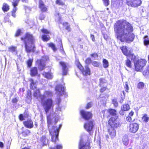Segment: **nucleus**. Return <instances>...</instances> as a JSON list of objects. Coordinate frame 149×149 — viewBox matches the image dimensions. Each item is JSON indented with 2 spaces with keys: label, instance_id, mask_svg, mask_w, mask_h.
<instances>
[{
  "label": "nucleus",
  "instance_id": "obj_1",
  "mask_svg": "<svg viewBox=\"0 0 149 149\" xmlns=\"http://www.w3.org/2000/svg\"><path fill=\"white\" fill-rule=\"evenodd\" d=\"M114 28L117 38L121 41L130 43L133 40L134 36L132 32L133 27L126 20L118 21L114 25Z\"/></svg>",
  "mask_w": 149,
  "mask_h": 149
},
{
  "label": "nucleus",
  "instance_id": "obj_2",
  "mask_svg": "<svg viewBox=\"0 0 149 149\" xmlns=\"http://www.w3.org/2000/svg\"><path fill=\"white\" fill-rule=\"evenodd\" d=\"M21 39L24 40L25 49L26 52L29 53L35 52V40L31 34L27 33L24 37L21 38Z\"/></svg>",
  "mask_w": 149,
  "mask_h": 149
},
{
  "label": "nucleus",
  "instance_id": "obj_3",
  "mask_svg": "<svg viewBox=\"0 0 149 149\" xmlns=\"http://www.w3.org/2000/svg\"><path fill=\"white\" fill-rule=\"evenodd\" d=\"M42 104L45 112L47 113L50 109L53 107V101L52 99L48 98L46 100H41Z\"/></svg>",
  "mask_w": 149,
  "mask_h": 149
},
{
  "label": "nucleus",
  "instance_id": "obj_4",
  "mask_svg": "<svg viewBox=\"0 0 149 149\" xmlns=\"http://www.w3.org/2000/svg\"><path fill=\"white\" fill-rule=\"evenodd\" d=\"M134 62L135 67V70L136 71H139L145 66L146 63V61L143 59H141L138 60L134 59Z\"/></svg>",
  "mask_w": 149,
  "mask_h": 149
},
{
  "label": "nucleus",
  "instance_id": "obj_5",
  "mask_svg": "<svg viewBox=\"0 0 149 149\" xmlns=\"http://www.w3.org/2000/svg\"><path fill=\"white\" fill-rule=\"evenodd\" d=\"M109 124L113 128H117L120 126V123L119 119L116 117H113L109 120Z\"/></svg>",
  "mask_w": 149,
  "mask_h": 149
},
{
  "label": "nucleus",
  "instance_id": "obj_6",
  "mask_svg": "<svg viewBox=\"0 0 149 149\" xmlns=\"http://www.w3.org/2000/svg\"><path fill=\"white\" fill-rule=\"evenodd\" d=\"M76 63H77V66L82 72L83 75H86L90 74V70L88 66H86L84 68L79 61H77Z\"/></svg>",
  "mask_w": 149,
  "mask_h": 149
},
{
  "label": "nucleus",
  "instance_id": "obj_7",
  "mask_svg": "<svg viewBox=\"0 0 149 149\" xmlns=\"http://www.w3.org/2000/svg\"><path fill=\"white\" fill-rule=\"evenodd\" d=\"M49 133L52 136V141L55 142L56 140L58 139V128L56 130L55 128L53 127V128L51 130H49Z\"/></svg>",
  "mask_w": 149,
  "mask_h": 149
},
{
  "label": "nucleus",
  "instance_id": "obj_8",
  "mask_svg": "<svg viewBox=\"0 0 149 149\" xmlns=\"http://www.w3.org/2000/svg\"><path fill=\"white\" fill-rule=\"evenodd\" d=\"M49 57L48 56H45L43 57L41 60H38L36 61V64L38 65V68L39 70H43L45 67V64L44 63V61L48 60Z\"/></svg>",
  "mask_w": 149,
  "mask_h": 149
},
{
  "label": "nucleus",
  "instance_id": "obj_9",
  "mask_svg": "<svg viewBox=\"0 0 149 149\" xmlns=\"http://www.w3.org/2000/svg\"><path fill=\"white\" fill-rule=\"evenodd\" d=\"M120 49L123 54L125 56H127V57L129 56H132V58L135 57V56L132 53V52L128 47H127L126 46H123L120 47Z\"/></svg>",
  "mask_w": 149,
  "mask_h": 149
},
{
  "label": "nucleus",
  "instance_id": "obj_10",
  "mask_svg": "<svg viewBox=\"0 0 149 149\" xmlns=\"http://www.w3.org/2000/svg\"><path fill=\"white\" fill-rule=\"evenodd\" d=\"M128 5L133 7H137L141 3V0H126Z\"/></svg>",
  "mask_w": 149,
  "mask_h": 149
},
{
  "label": "nucleus",
  "instance_id": "obj_11",
  "mask_svg": "<svg viewBox=\"0 0 149 149\" xmlns=\"http://www.w3.org/2000/svg\"><path fill=\"white\" fill-rule=\"evenodd\" d=\"M90 148L89 143L88 142L85 143L83 139H81L79 143V149H90Z\"/></svg>",
  "mask_w": 149,
  "mask_h": 149
},
{
  "label": "nucleus",
  "instance_id": "obj_12",
  "mask_svg": "<svg viewBox=\"0 0 149 149\" xmlns=\"http://www.w3.org/2000/svg\"><path fill=\"white\" fill-rule=\"evenodd\" d=\"M81 114L83 118L86 120L91 118L92 116V114L91 112L86 111L84 110H81Z\"/></svg>",
  "mask_w": 149,
  "mask_h": 149
},
{
  "label": "nucleus",
  "instance_id": "obj_13",
  "mask_svg": "<svg viewBox=\"0 0 149 149\" xmlns=\"http://www.w3.org/2000/svg\"><path fill=\"white\" fill-rule=\"evenodd\" d=\"M129 127L130 132L132 133H134L138 130L139 128V125L137 123H132L130 124Z\"/></svg>",
  "mask_w": 149,
  "mask_h": 149
},
{
  "label": "nucleus",
  "instance_id": "obj_14",
  "mask_svg": "<svg viewBox=\"0 0 149 149\" xmlns=\"http://www.w3.org/2000/svg\"><path fill=\"white\" fill-rule=\"evenodd\" d=\"M93 126V124L92 121L87 122L84 125L85 129L88 132L92 130Z\"/></svg>",
  "mask_w": 149,
  "mask_h": 149
},
{
  "label": "nucleus",
  "instance_id": "obj_15",
  "mask_svg": "<svg viewBox=\"0 0 149 149\" xmlns=\"http://www.w3.org/2000/svg\"><path fill=\"white\" fill-rule=\"evenodd\" d=\"M65 88L64 86H63L61 85H59L56 86L55 90L57 91L60 95L65 94Z\"/></svg>",
  "mask_w": 149,
  "mask_h": 149
},
{
  "label": "nucleus",
  "instance_id": "obj_16",
  "mask_svg": "<svg viewBox=\"0 0 149 149\" xmlns=\"http://www.w3.org/2000/svg\"><path fill=\"white\" fill-rule=\"evenodd\" d=\"M53 95L52 92L50 91H45L44 92V94L41 96V100L45 99L47 97H51Z\"/></svg>",
  "mask_w": 149,
  "mask_h": 149
},
{
  "label": "nucleus",
  "instance_id": "obj_17",
  "mask_svg": "<svg viewBox=\"0 0 149 149\" xmlns=\"http://www.w3.org/2000/svg\"><path fill=\"white\" fill-rule=\"evenodd\" d=\"M59 63L62 67L63 75H66L68 73V68L66 63L63 61H60Z\"/></svg>",
  "mask_w": 149,
  "mask_h": 149
},
{
  "label": "nucleus",
  "instance_id": "obj_18",
  "mask_svg": "<svg viewBox=\"0 0 149 149\" xmlns=\"http://www.w3.org/2000/svg\"><path fill=\"white\" fill-rule=\"evenodd\" d=\"M24 124L26 127L29 128H32L33 126V122L30 120L24 122Z\"/></svg>",
  "mask_w": 149,
  "mask_h": 149
},
{
  "label": "nucleus",
  "instance_id": "obj_19",
  "mask_svg": "<svg viewBox=\"0 0 149 149\" xmlns=\"http://www.w3.org/2000/svg\"><path fill=\"white\" fill-rule=\"evenodd\" d=\"M40 141L42 144L44 146L48 143V139L45 136H42L40 139Z\"/></svg>",
  "mask_w": 149,
  "mask_h": 149
},
{
  "label": "nucleus",
  "instance_id": "obj_20",
  "mask_svg": "<svg viewBox=\"0 0 149 149\" xmlns=\"http://www.w3.org/2000/svg\"><path fill=\"white\" fill-rule=\"evenodd\" d=\"M109 134L111 136V138H113L116 135V131L113 128H111L109 129Z\"/></svg>",
  "mask_w": 149,
  "mask_h": 149
},
{
  "label": "nucleus",
  "instance_id": "obj_21",
  "mask_svg": "<svg viewBox=\"0 0 149 149\" xmlns=\"http://www.w3.org/2000/svg\"><path fill=\"white\" fill-rule=\"evenodd\" d=\"M42 95H41L40 91L39 89L36 90L33 93V96L36 97L37 99H39L38 98L40 99L41 100V96Z\"/></svg>",
  "mask_w": 149,
  "mask_h": 149
},
{
  "label": "nucleus",
  "instance_id": "obj_22",
  "mask_svg": "<svg viewBox=\"0 0 149 149\" xmlns=\"http://www.w3.org/2000/svg\"><path fill=\"white\" fill-rule=\"evenodd\" d=\"M30 87L31 88L33 89L36 88V81H34L32 79H30Z\"/></svg>",
  "mask_w": 149,
  "mask_h": 149
},
{
  "label": "nucleus",
  "instance_id": "obj_23",
  "mask_svg": "<svg viewBox=\"0 0 149 149\" xmlns=\"http://www.w3.org/2000/svg\"><path fill=\"white\" fill-rule=\"evenodd\" d=\"M130 109L129 105L127 104H124L121 107V110L124 111H128Z\"/></svg>",
  "mask_w": 149,
  "mask_h": 149
},
{
  "label": "nucleus",
  "instance_id": "obj_24",
  "mask_svg": "<svg viewBox=\"0 0 149 149\" xmlns=\"http://www.w3.org/2000/svg\"><path fill=\"white\" fill-rule=\"evenodd\" d=\"M38 71L37 68L34 67L32 68L31 70L30 74L31 76H34L37 74Z\"/></svg>",
  "mask_w": 149,
  "mask_h": 149
},
{
  "label": "nucleus",
  "instance_id": "obj_25",
  "mask_svg": "<svg viewBox=\"0 0 149 149\" xmlns=\"http://www.w3.org/2000/svg\"><path fill=\"white\" fill-rule=\"evenodd\" d=\"M123 142L125 146L127 145L129 143V140L127 136H124L122 139Z\"/></svg>",
  "mask_w": 149,
  "mask_h": 149
},
{
  "label": "nucleus",
  "instance_id": "obj_26",
  "mask_svg": "<svg viewBox=\"0 0 149 149\" xmlns=\"http://www.w3.org/2000/svg\"><path fill=\"white\" fill-rule=\"evenodd\" d=\"M42 74L46 78L48 79H51L52 78V75L50 73L43 72Z\"/></svg>",
  "mask_w": 149,
  "mask_h": 149
},
{
  "label": "nucleus",
  "instance_id": "obj_27",
  "mask_svg": "<svg viewBox=\"0 0 149 149\" xmlns=\"http://www.w3.org/2000/svg\"><path fill=\"white\" fill-rule=\"evenodd\" d=\"M103 65L104 68H106L109 66V63L107 60L106 59H103Z\"/></svg>",
  "mask_w": 149,
  "mask_h": 149
},
{
  "label": "nucleus",
  "instance_id": "obj_28",
  "mask_svg": "<svg viewBox=\"0 0 149 149\" xmlns=\"http://www.w3.org/2000/svg\"><path fill=\"white\" fill-rule=\"evenodd\" d=\"M99 85L101 86L103 85V84L106 83L107 82V81L104 78H102L99 79Z\"/></svg>",
  "mask_w": 149,
  "mask_h": 149
},
{
  "label": "nucleus",
  "instance_id": "obj_29",
  "mask_svg": "<svg viewBox=\"0 0 149 149\" xmlns=\"http://www.w3.org/2000/svg\"><path fill=\"white\" fill-rule=\"evenodd\" d=\"M9 9V6L6 3H4L3 4L2 10L4 11H7Z\"/></svg>",
  "mask_w": 149,
  "mask_h": 149
},
{
  "label": "nucleus",
  "instance_id": "obj_30",
  "mask_svg": "<svg viewBox=\"0 0 149 149\" xmlns=\"http://www.w3.org/2000/svg\"><path fill=\"white\" fill-rule=\"evenodd\" d=\"M144 43L145 45L147 46L149 44V40L147 36H146L144 38Z\"/></svg>",
  "mask_w": 149,
  "mask_h": 149
},
{
  "label": "nucleus",
  "instance_id": "obj_31",
  "mask_svg": "<svg viewBox=\"0 0 149 149\" xmlns=\"http://www.w3.org/2000/svg\"><path fill=\"white\" fill-rule=\"evenodd\" d=\"M125 65L128 67L131 68L132 66L131 63L130 61L128 59L127 57V60L125 61Z\"/></svg>",
  "mask_w": 149,
  "mask_h": 149
},
{
  "label": "nucleus",
  "instance_id": "obj_32",
  "mask_svg": "<svg viewBox=\"0 0 149 149\" xmlns=\"http://www.w3.org/2000/svg\"><path fill=\"white\" fill-rule=\"evenodd\" d=\"M149 119V117L146 114H144L142 117V120L143 121L147 122L148 121Z\"/></svg>",
  "mask_w": 149,
  "mask_h": 149
},
{
  "label": "nucleus",
  "instance_id": "obj_33",
  "mask_svg": "<svg viewBox=\"0 0 149 149\" xmlns=\"http://www.w3.org/2000/svg\"><path fill=\"white\" fill-rule=\"evenodd\" d=\"M108 111L112 115H115L116 114V111L114 109H109Z\"/></svg>",
  "mask_w": 149,
  "mask_h": 149
},
{
  "label": "nucleus",
  "instance_id": "obj_34",
  "mask_svg": "<svg viewBox=\"0 0 149 149\" xmlns=\"http://www.w3.org/2000/svg\"><path fill=\"white\" fill-rule=\"evenodd\" d=\"M144 84L142 82H140L138 83L137 87L139 89H143L144 87Z\"/></svg>",
  "mask_w": 149,
  "mask_h": 149
},
{
  "label": "nucleus",
  "instance_id": "obj_35",
  "mask_svg": "<svg viewBox=\"0 0 149 149\" xmlns=\"http://www.w3.org/2000/svg\"><path fill=\"white\" fill-rule=\"evenodd\" d=\"M42 39L44 41H48L49 40L50 38L49 37H48L46 35H44L42 36Z\"/></svg>",
  "mask_w": 149,
  "mask_h": 149
},
{
  "label": "nucleus",
  "instance_id": "obj_36",
  "mask_svg": "<svg viewBox=\"0 0 149 149\" xmlns=\"http://www.w3.org/2000/svg\"><path fill=\"white\" fill-rule=\"evenodd\" d=\"M92 64L93 66L96 67H98L100 65L99 62L96 61L92 62Z\"/></svg>",
  "mask_w": 149,
  "mask_h": 149
},
{
  "label": "nucleus",
  "instance_id": "obj_37",
  "mask_svg": "<svg viewBox=\"0 0 149 149\" xmlns=\"http://www.w3.org/2000/svg\"><path fill=\"white\" fill-rule=\"evenodd\" d=\"M19 0H14L12 2V5L13 7L16 6L18 5Z\"/></svg>",
  "mask_w": 149,
  "mask_h": 149
},
{
  "label": "nucleus",
  "instance_id": "obj_38",
  "mask_svg": "<svg viewBox=\"0 0 149 149\" xmlns=\"http://www.w3.org/2000/svg\"><path fill=\"white\" fill-rule=\"evenodd\" d=\"M48 44L49 45V46L52 48L54 51H55L56 50V49L55 48V46L54 44L50 43Z\"/></svg>",
  "mask_w": 149,
  "mask_h": 149
},
{
  "label": "nucleus",
  "instance_id": "obj_39",
  "mask_svg": "<svg viewBox=\"0 0 149 149\" xmlns=\"http://www.w3.org/2000/svg\"><path fill=\"white\" fill-rule=\"evenodd\" d=\"M63 25L64 26H65V28L68 31H70V28L69 26L68 25L67 22L64 23Z\"/></svg>",
  "mask_w": 149,
  "mask_h": 149
},
{
  "label": "nucleus",
  "instance_id": "obj_40",
  "mask_svg": "<svg viewBox=\"0 0 149 149\" xmlns=\"http://www.w3.org/2000/svg\"><path fill=\"white\" fill-rule=\"evenodd\" d=\"M124 88L125 89V91L127 92H128L129 90V87L127 82L125 83Z\"/></svg>",
  "mask_w": 149,
  "mask_h": 149
},
{
  "label": "nucleus",
  "instance_id": "obj_41",
  "mask_svg": "<svg viewBox=\"0 0 149 149\" xmlns=\"http://www.w3.org/2000/svg\"><path fill=\"white\" fill-rule=\"evenodd\" d=\"M33 62V60L31 59H29L27 61V64L28 67H31V65Z\"/></svg>",
  "mask_w": 149,
  "mask_h": 149
},
{
  "label": "nucleus",
  "instance_id": "obj_42",
  "mask_svg": "<svg viewBox=\"0 0 149 149\" xmlns=\"http://www.w3.org/2000/svg\"><path fill=\"white\" fill-rule=\"evenodd\" d=\"M56 3L59 5H64L63 3L61 0H57L56 1Z\"/></svg>",
  "mask_w": 149,
  "mask_h": 149
},
{
  "label": "nucleus",
  "instance_id": "obj_43",
  "mask_svg": "<svg viewBox=\"0 0 149 149\" xmlns=\"http://www.w3.org/2000/svg\"><path fill=\"white\" fill-rule=\"evenodd\" d=\"M16 47H10L9 48L10 51L11 52H15L16 50Z\"/></svg>",
  "mask_w": 149,
  "mask_h": 149
},
{
  "label": "nucleus",
  "instance_id": "obj_44",
  "mask_svg": "<svg viewBox=\"0 0 149 149\" xmlns=\"http://www.w3.org/2000/svg\"><path fill=\"white\" fill-rule=\"evenodd\" d=\"M41 31L42 32L46 34L50 33V32L49 31L45 29H42Z\"/></svg>",
  "mask_w": 149,
  "mask_h": 149
},
{
  "label": "nucleus",
  "instance_id": "obj_45",
  "mask_svg": "<svg viewBox=\"0 0 149 149\" xmlns=\"http://www.w3.org/2000/svg\"><path fill=\"white\" fill-rule=\"evenodd\" d=\"M104 2V5L106 6H108L109 4V0H102Z\"/></svg>",
  "mask_w": 149,
  "mask_h": 149
},
{
  "label": "nucleus",
  "instance_id": "obj_46",
  "mask_svg": "<svg viewBox=\"0 0 149 149\" xmlns=\"http://www.w3.org/2000/svg\"><path fill=\"white\" fill-rule=\"evenodd\" d=\"M44 5L43 2L41 0L39 1V7H42Z\"/></svg>",
  "mask_w": 149,
  "mask_h": 149
},
{
  "label": "nucleus",
  "instance_id": "obj_47",
  "mask_svg": "<svg viewBox=\"0 0 149 149\" xmlns=\"http://www.w3.org/2000/svg\"><path fill=\"white\" fill-rule=\"evenodd\" d=\"M41 10L42 11H45L47 10V8L45 7V5L42 7H39Z\"/></svg>",
  "mask_w": 149,
  "mask_h": 149
},
{
  "label": "nucleus",
  "instance_id": "obj_48",
  "mask_svg": "<svg viewBox=\"0 0 149 149\" xmlns=\"http://www.w3.org/2000/svg\"><path fill=\"white\" fill-rule=\"evenodd\" d=\"M112 102L113 104L115 107H117L118 105V102L116 101V100H112Z\"/></svg>",
  "mask_w": 149,
  "mask_h": 149
},
{
  "label": "nucleus",
  "instance_id": "obj_49",
  "mask_svg": "<svg viewBox=\"0 0 149 149\" xmlns=\"http://www.w3.org/2000/svg\"><path fill=\"white\" fill-rule=\"evenodd\" d=\"M47 123L48 124V128H49V130H51L50 129V125L51 123V121L50 120H49L48 118L47 119Z\"/></svg>",
  "mask_w": 149,
  "mask_h": 149
},
{
  "label": "nucleus",
  "instance_id": "obj_50",
  "mask_svg": "<svg viewBox=\"0 0 149 149\" xmlns=\"http://www.w3.org/2000/svg\"><path fill=\"white\" fill-rule=\"evenodd\" d=\"M92 106L91 103V102H89L88 103L86 107V109H88L90 108Z\"/></svg>",
  "mask_w": 149,
  "mask_h": 149
},
{
  "label": "nucleus",
  "instance_id": "obj_51",
  "mask_svg": "<svg viewBox=\"0 0 149 149\" xmlns=\"http://www.w3.org/2000/svg\"><path fill=\"white\" fill-rule=\"evenodd\" d=\"M91 61V60L90 58H88L86 60V63L89 64Z\"/></svg>",
  "mask_w": 149,
  "mask_h": 149
},
{
  "label": "nucleus",
  "instance_id": "obj_52",
  "mask_svg": "<svg viewBox=\"0 0 149 149\" xmlns=\"http://www.w3.org/2000/svg\"><path fill=\"white\" fill-rule=\"evenodd\" d=\"M21 32V31L20 30H18L16 33L15 36H19Z\"/></svg>",
  "mask_w": 149,
  "mask_h": 149
},
{
  "label": "nucleus",
  "instance_id": "obj_53",
  "mask_svg": "<svg viewBox=\"0 0 149 149\" xmlns=\"http://www.w3.org/2000/svg\"><path fill=\"white\" fill-rule=\"evenodd\" d=\"M106 86L105 87H102L100 89V92L102 93L104 92L106 90Z\"/></svg>",
  "mask_w": 149,
  "mask_h": 149
},
{
  "label": "nucleus",
  "instance_id": "obj_54",
  "mask_svg": "<svg viewBox=\"0 0 149 149\" xmlns=\"http://www.w3.org/2000/svg\"><path fill=\"white\" fill-rule=\"evenodd\" d=\"M62 146L61 145H58L56 146V149H61L62 148Z\"/></svg>",
  "mask_w": 149,
  "mask_h": 149
},
{
  "label": "nucleus",
  "instance_id": "obj_55",
  "mask_svg": "<svg viewBox=\"0 0 149 149\" xmlns=\"http://www.w3.org/2000/svg\"><path fill=\"white\" fill-rule=\"evenodd\" d=\"M126 120L127 121L130 122L132 120V118L130 116H128L127 117Z\"/></svg>",
  "mask_w": 149,
  "mask_h": 149
},
{
  "label": "nucleus",
  "instance_id": "obj_56",
  "mask_svg": "<svg viewBox=\"0 0 149 149\" xmlns=\"http://www.w3.org/2000/svg\"><path fill=\"white\" fill-rule=\"evenodd\" d=\"M19 119L21 120H24V117L22 114H20L19 116Z\"/></svg>",
  "mask_w": 149,
  "mask_h": 149
},
{
  "label": "nucleus",
  "instance_id": "obj_57",
  "mask_svg": "<svg viewBox=\"0 0 149 149\" xmlns=\"http://www.w3.org/2000/svg\"><path fill=\"white\" fill-rule=\"evenodd\" d=\"M123 110H121L120 111V114L121 115H123L124 114V111Z\"/></svg>",
  "mask_w": 149,
  "mask_h": 149
},
{
  "label": "nucleus",
  "instance_id": "obj_58",
  "mask_svg": "<svg viewBox=\"0 0 149 149\" xmlns=\"http://www.w3.org/2000/svg\"><path fill=\"white\" fill-rule=\"evenodd\" d=\"M17 10V8L16 6L13 7L12 12H15Z\"/></svg>",
  "mask_w": 149,
  "mask_h": 149
},
{
  "label": "nucleus",
  "instance_id": "obj_59",
  "mask_svg": "<svg viewBox=\"0 0 149 149\" xmlns=\"http://www.w3.org/2000/svg\"><path fill=\"white\" fill-rule=\"evenodd\" d=\"M134 115V112L133 111H131L129 113V116H132Z\"/></svg>",
  "mask_w": 149,
  "mask_h": 149
},
{
  "label": "nucleus",
  "instance_id": "obj_60",
  "mask_svg": "<svg viewBox=\"0 0 149 149\" xmlns=\"http://www.w3.org/2000/svg\"><path fill=\"white\" fill-rule=\"evenodd\" d=\"M91 38L92 40L94 41L95 40V37L94 36L91 34Z\"/></svg>",
  "mask_w": 149,
  "mask_h": 149
},
{
  "label": "nucleus",
  "instance_id": "obj_61",
  "mask_svg": "<svg viewBox=\"0 0 149 149\" xmlns=\"http://www.w3.org/2000/svg\"><path fill=\"white\" fill-rule=\"evenodd\" d=\"M12 101L13 103H15L17 102V100L16 98H14L12 100Z\"/></svg>",
  "mask_w": 149,
  "mask_h": 149
},
{
  "label": "nucleus",
  "instance_id": "obj_62",
  "mask_svg": "<svg viewBox=\"0 0 149 149\" xmlns=\"http://www.w3.org/2000/svg\"><path fill=\"white\" fill-rule=\"evenodd\" d=\"M57 101L58 104H59L61 100L58 97H57Z\"/></svg>",
  "mask_w": 149,
  "mask_h": 149
},
{
  "label": "nucleus",
  "instance_id": "obj_63",
  "mask_svg": "<svg viewBox=\"0 0 149 149\" xmlns=\"http://www.w3.org/2000/svg\"><path fill=\"white\" fill-rule=\"evenodd\" d=\"M91 56L92 57H95L97 56V54H91Z\"/></svg>",
  "mask_w": 149,
  "mask_h": 149
},
{
  "label": "nucleus",
  "instance_id": "obj_64",
  "mask_svg": "<svg viewBox=\"0 0 149 149\" xmlns=\"http://www.w3.org/2000/svg\"><path fill=\"white\" fill-rule=\"evenodd\" d=\"M44 18V17L43 15H41L40 16V20H42Z\"/></svg>",
  "mask_w": 149,
  "mask_h": 149
}]
</instances>
